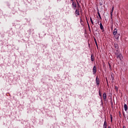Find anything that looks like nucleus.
Listing matches in <instances>:
<instances>
[{"mask_svg": "<svg viewBox=\"0 0 128 128\" xmlns=\"http://www.w3.org/2000/svg\"><path fill=\"white\" fill-rule=\"evenodd\" d=\"M118 30L116 28H114L113 32V34L114 36V38L116 40H118V38H120V34H118Z\"/></svg>", "mask_w": 128, "mask_h": 128, "instance_id": "1", "label": "nucleus"}, {"mask_svg": "<svg viewBox=\"0 0 128 128\" xmlns=\"http://www.w3.org/2000/svg\"><path fill=\"white\" fill-rule=\"evenodd\" d=\"M96 84L98 86H100V79L98 78V77H96Z\"/></svg>", "mask_w": 128, "mask_h": 128, "instance_id": "2", "label": "nucleus"}, {"mask_svg": "<svg viewBox=\"0 0 128 128\" xmlns=\"http://www.w3.org/2000/svg\"><path fill=\"white\" fill-rule=\"evenodd\" d=\"M92 70H93V74H96V66H94Z\"/></svg>", "mask_w": 128, "mask_h": 128, "instance_id": "3", "label": "nucleus"}, {"mask_svg": "<svg viewBox=\"0 0 128 128\" xmlns=\"http://www.w3.org/2000/svg\"><path fill=\"white\" fill-rule=\"evenodd\" d=\"M103 98L104 101H106V94L104 93L103 94Z\"/></svg>", "mask_w": 128, "mask_h": 128, "instance_id": "4", "label": "nucleus"}, {"mask_svg": "<svg viewBox=\"0 0 128 128\" xmlns=\"http://www.w3.org/2000/svg\"><path fill=\"white\" fill-rule=\"evenodd\" d=\"M117 58L122 60V54H120L119 55H118Z\"/></svg>", "mask_w": 128, "mask_h": 128, "instance_id": "5", "label": "nucleus"}, {"mask_svg": "<svg viewBox=\"0 0 128 128\" xmlns=\"http://www.w3.org/2000/svg\"><path fill=\"white\" fill-rule=\"evenodd\" d=\"M124 110H126H126H128V106L126 105V104H124Z\"/></svg>", "mask_w": 128, "mask_h": 128, "instance_id": "6", "label": "nucleus"}, {"mask_svg": "<svg viewBox=\"0 0 128 128\" xmlns=\"http://www.w3.org/2000/svg\"><path fill=\"white\" fill-rule=\"evenodd\" d=\"M75 13L76 14H77L78 16H80V10H76Z\"/></svg>", "mask_w": 128, "mask_h": 128, "instance_id": "7", "label": "nucleus"}, {"mask_svg": "<svg viewBox=\"0 0 128 128\" xmlns=\"http://www.w3.org/2000/svg\"><path fill=\"white\" fill-rule=\"evenodd\" d=\"M72 7L74 8H76V4L74 2H72Z\"/></svg>", "mask_w": 128, "mask_h": 128, "instance_id": "8", "label": "nucleus"}, {"mask_svg": "<svg viewBox=\"0 0 128 128\" xmlns=\"http://www.w3.org/2000/svg\"><path fill=\"white\" fill-rule=\"evenodd\" d=\"M104 128H106V121H104Z\"/></svg>", "mask_w": 128, "mask_h": 128, "instance_id": "9", "label": "nucleus"}, {"mask_svg": "<svg viewBox=\"0 0 128 128\" xmlns=\"http://www.w3.org/2000/svg\"><path fill=\"white\" fill-rule=\"evenodd\" d=\"M100 30H104V26H102V23L100 24Z\"/></svg>", "mask_w": 128, "mask_h": 128, "instance_id": "10", "label": "nucleus"}, {"mask_svg": "<svg viewBox=\"0 0 128 128\" xmlns=\"http://www.w3.org/2000/svg\"><path fill=\"white\" fill-rule=\"evenodd\" d=\"M114 7L112 6V10L110 11V16H112V12H114Z\"/></svg>", "mask_w": 128, "mask_h": 128, "instance_id": "11", "label": "nucleus"}, {"mask_svg": "<svg viewBox=\"0 0 128 128\" xmlns=\"http://www.w3.org/2000/svg\"><path fill=\"white\" fill-rule=\"evenodd\" d=\"M97 14H98V16L100 18V20H102V16H100V12L98 11V12H97Z\"/></svg>", "mask_w": 128, "mask_h": 128, "instance_id": "12", "label": "nucleus"}, {"mask_svg": "<svg viewBox=\"0 0 128 128\" xmlns=\"http://www.w3.org/2000/svg\"><path fill=\"white\" fill-rule=\"evenodd\" d=\"M90 20L92 26H94V21H92V18H90Z\"/></svg>", "mask_w": 128, "mask_h": 128, "instance_id": "13", "label": "nucleus"}, {"mask_svg": "<svg viewBox=\"0 0 128 128\" xmlns=\"http://www.w3.org/2000/svg\"><path fill=\"white\" fill-rule=\"evenodd\" d=\"M114 48H118V45L117 44H114Z\"/></svg>", "mask_w": 128, "mask_h": 128, "instance_id": "14", "label": "nucleus"}, {"mask_svg": "<svg viewBox=\"0 0 128 128\" xmlns=\"http://www.w3.org/2000/svg\"><path fill=\"white\" fill-rule=\"evenodd\" d=\"M94 42H95V44L96 46V47L98 48V42H96V39H94Z\"/></svg>", "mask_w": 128, "mask_h": 128, "instance_id": "15", "label": "nucleus"}, {"mask_svg": "<svg viewBox=\"0 0 128 128\" xmlns=\"http://www.w3.org/2000/svg\"><path fill=\"white\" fill-rule=\"evenodd\" d=\"M99 96H102V93L100 92V90H98Z\"/></svg>", "mask_w": 128, "mask_h": 128, "instance_id": "16", "label": "nucleus"}, {"mask_svg": "<svg viewBox=\"0 0 128 128\" xmlns=\"http://www.w3.org/2000/svg\"><path fill=\"white\" fill-rule=\"evenodd\" d=\"M91 60L92 62H94V58H92V55L91 56Z\"/></svg>", "mask_w": 128, "mask_h": 128, "instance_id": "17", "label": "nucleus"}, {"mask_svg": "<svg viewBox=\"0 0 128 128\" xmlns=\"http://www.w3.org/2000/svg\"><path fill=\"white\" fill-rule=\"evenodd\" d=\"M87 24H88V26L89 28H90V24H88V22L87 20Z\"/></svg>", "mask_w": 128, "mask_h": 128, "instance_id": "18", "label": "nucleus"}, {"mask_svg": "<svg viewBox=\"0 0 128 128\" xmlns=\"http://www.w3.org/2000/svg\"><path fill=\"white\" fill-rule=\"evenodd\" d=\"M115 90H116V92H118V86H115Z\"/></svg>", "mask_w": 128, "mask_h": 128, "instance_id": "19", "label": "nucleus"}, {"mask_svg": "<svg viewBox=\"0 0 128 128\" xmlns=\"http://www.w3.org/2000/svg\"><path fill=\"white\" fill-rule=\"evenodd\" d=\"M108 64H109V66H110V68H112V65H110V63H108Z\"/></svg>", "mask_w": 128, "mask_h": 128, "instance_id": "20", "label": "nucleus"}, {"mask_svg": "<svg viewBox=\"0 0 128 128\" xmlns=\"http://www.w3.org/2000/svg\"><path fill=\"white\" fill-rule=\"evenodd\" d=\"M76 2H77V4H78V0H76Z\"/></svg>", "mask_w": 128, "mask_h": 128, "instance_id": "21", "label": "nucleus"}, {"mask_svg": "<svg viewBox=\"0 0 128 128\" xmlns=\"http://www.w3.org/2000/svg\"><path fill=\"white\" fill-rule=\"evenodd\" d=\"M110 119H111V120H112V116H111V117H110Z\"/></svg>", "mask_w": 128, "mask_h": 128, "instance_id": "22", "label": "nucleus"}, {"mask_svg": "<svg viewBox=\"0 0 128 128\" xmlns=\"http://www.w3.org/2000/svg\"><path fill=\"white\" fill-rule=\"evenodd\" d=\"M111 30H112V26H111Z\"/></svg>", "mask_w": 128, "mask_h": 128, "instance_id": "23", "label": "nucleus"}, {"mask_svg": "<svg viewBox=\"0 0 128 128\" xmlns=\"http://www.w3.org/2000/svg\"><path fill=\"white\" fill-rule=\"evenodd\" d=\"M123 128H126V126H123Z\"/></svg>", "mask_w": 128, "mask_h": 128, "instance_id": "24", "label": "nucleus"}, {"mask_svg": "<svg viewBox=\"0 0 128 128\" xmlns=\"http://www.w3.org/2000/svg\"><path fill=\"white\" fill-rule=\"evenodd\" d=\"M111 122H112V119H111Z\"/></svg>", "mask_w": 128, "mask_h": 128, "instance_id": "25", "label": "nucleus"}, {"mask_svg": "<svg viewBox=\"0 0 128 128\" xmlns=\"http://www.w3.org/2000/svg\"><path fill=\"white\" fill-rule=\"evenodd\" d=\"M72 0V2H74V0Z\"/></svg>", "mask_w": 128, "mask_h": 128, "instance_id": "26", "label": "nucleus"}]
</instances>
